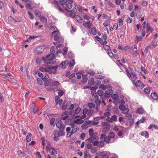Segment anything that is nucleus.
Instances as JSON below:
<instances>
[{
  "mask_svg": "<svg viewBox=\"0 0 158 158\" xmlns=\"http://www.w3.org/2000/svg\"><path fill=\"white\" fill-rule=\"evenodd\" d=\"M74 123H77V124H81L84 122V121L81 120V118H78L73 121Z\"/></svg>",
  "mask_w": 158,
  "mask_h": 158,
  "instance_id": "nucleus-12",
  "label": "nucleus"
},
{
  "mask_svg": "<svg viewBox=\"0 0 158 158\" xmlns=\"http://www.w3.org/2000/svg\"><path fill=\"white\" fill-rule=\"evenodd\" d=\"M152 128H154L155 130H158V127L157 125L153 124H151L148 129L149 130L151 129Z\"/></svg>",
  "mask_w": 158,
  "mask_h": 158,
  "instance_id": "nucleus-15",
  "label": "nucleus"
},
{
  "mask_svg": "<svg viewBox=\"0 0 158 158\" xmlns=\"http://www.w3.org/2000/svg\"><path fill=\"white\" fill-rule=\"evenodd\" d=\"M87 73L89 74L90 75H94L95 74V72L94 71H90L89 70H88L87 72Z\"/></svg>",
  "mask_w": 158,
  "mask_h": 158,
  "instance_id": "nucleus-52",
  "label": "nucleus"
},
{
  "mask_svg": "<svg viewBox=\"0 0 158 158\" xmlns=\"http://www.w3.org/2000/svg\"><path fill=\"white\" fill-rule=\"evenodd\" d=\"M140 135L142 136H144L145 138H148L149 137V134L147 131H143L140 133Z\"/></svg>",
  "mask_w": 158,
  "mask_h": 158,
  "instance_id": "nucleus-11",
  "label": "nucleus"
},
{
  "mask_svg": "<svg viewBox=\"0 0 158 158\" xmlns=\"http://www.w3.org/2000/svg\"><path fill=\"white\" fill-rule=\"evenodd\" d=\"M94 79L92 77L89 79L88 81V83L90 85H92L94 84Z\"/></svg>",
  "mask_w": 158,
  "mask_h": 158,
  "instance_id": "nucleus-20",
  "label": "nucleus"
},
{
  "mask_svg": "<svg viewBox=\"0 0 158 158\" xmlns=\"http://www.w3.org/2000/svg\"><path fill=\"white\" fill-rule=\"evenodd\" d=\"M58 95L56 96L55 97V101L56 105H59V106L61 105L62 104L63 100L62 99H60V97L62 96L64 94V92L63 90L58 89Z\"/></svg>",
  "mask_w": 158,
  "mask_h": 158,
  "instance_id": "nucleus-2",
  "label": "nucleus"
},
{
  "mask_svg": "<svg viewBox=\"0 0 158 158\" xmlns=\"http://www.w3.org/2000/svg\"><path fill=\"white\" fill-rule=\"evenodd\" d=\"M124 110L123 112V113L124 114H127L129 111V110L128 108H126L125 106H124Z\"/></svg>",
  "mask_w": 158,
  "mask_h": 158,
  "instance_id": "nucleus-42",
  "label": "nucleus"
},
{
  "mask_svg": "<svg viewBox=\"0 0 158 158\" xmlns=\"http://www.w3.org/2000/svg\"><path fill=\"white\" fill-rule=\"evenodd\" d=\"M146 27L147 28L146 29L147 32H148L149 31H150L152 33V29L150 27L148 23L147 24Z\"/></svg>",
  "mask_w": 158,
  "mask_h": 158,
  "instance_id": "nucleus-26",
  "label": "nucleus"
},
{
  "mask_svg": "<svg viewBox=\"0 0 158 158\" xmlns=\"http://www.w3.org/2000/svg\"><path fill=\"white\" fill-rule=\"evenodd\" d=\"M63 8L67 12H70L73 14L75 13V11L74 10H70L69 9H70L71 8H68L66 6H65V8Z\"/></svg>",
  "mask_w": 158,
  "mask_h": 158,
  "instance_id": "nucleus-19",
  "label": "nucleus"
},
{
  "mask_svg": "<svg viewBox=\"0 0 158 158\" xmlns=\"http://www.w3.org/2000/svg\"><path fill=\"white\" fill-rule=\"evenodd\" d=\"M54 40L55 41H58L59 39V35L58 33H56L54 36Z\"/></svg>",
  "mask_w": 158,
  "mask_h": 158,
  "instance_id": "nucleus-40",
  "label": "nucleus"
},
{
  "mask_svg": "<svg viewBox=\"0 0 158 158\" xmlns=\"http://www.w3.org/2000/svg\"><path fill=\"white\" fill-rule=\"evenodd\" d=\"M40 19L41 22H43L46 23L47 21V19L44 16H40Z\"/></svg>",
  "mask_w": 158,
  "mask_h": 158,
  "instance_id": "nucleus-28",
  "label": "nucleus"
},
{
  "mask_svg": "<svg viewBox=\"0 0 158 158\" xmlns=\"http://www.w3.org/2000/svg\"><path fill=\"white\" fill-rule=\"evenodd\" d=\"M46 142H47V143L48 145H46V149L49 152H50L51 151V149H56L55 148L52 147H51V144L50 143L48 140H46Z\"/></svg>",
  "mask_w": 158,
  "mask_h": 158,
  "instance_id": "nucleus-8",
  "label": "nucleus"
},
{
  "mask_svg": "<svg viewBox=\"0 0 158 158\" xmlns=\"http://www.w3.org/2000/svg\"><path fill=\"white\" fill-rule=\"evenodd\" d=\"M69 64L68 61L67 60H65V61L62 62L60 64L58 65L60 67L62 68L63 69H65L66 68V66Z\"/></svg>",
  "mask_w": 158,
  "mask_h": 158,
  "instance_id": "nucleus-7",
  "label": "nucleus"
},
{
  "mask_svg": "<svg viewBox=\"0 0 158 158\" xmlns=\"http://www.w3.org/2000/svg\"><path fill=\"white\" fill-rule=\"evenodd\" d=\"M130 48L129 46H126L124 47H123L121 48L122 50L126 51L128 50Z\"/></svg>",
  "mask_w": 158,
  "mask_h": 158,
  "instance_id": "nucleus-57",
  "label": "nucleus"
},
{
  "mask_svg": "<svg viewBox=\"0 0 158 158\" xmlns=\"http://www.w3.org/2000/svg\"><path fill=\"white\" fill-rule=\"evenodd\" d=\"M50 51L52 53H55V47L53 46L52 47L51 49H50Z\"/></svg>",
  "mask_w": 158,
  "mask_h": 158,
  "instance_id": "nucleus-63",
  "label": "nucleus"
},
{
  "mask_svg": "<svg viewBox=\"0 0 158 158\" xmlns=\"http://www.w3.org/2000/svg\"><path fill=\"white\" fill-rule=\"evenodd\" d=\"M95 77L96 78H98L100 79H104L105 77L101 75H99L96 76Z\"/></svg>",
  "mask_w": 158,
  "mask_h": 158,
  "instance_id": "nucleus-60",
  "label": "nucleus"
},
{
  "mask_svg": "<svg viewBox=\"0 0 158 158\" xmlns=\"http://www.w3.org/2000/svg\"><path fill=\"white\" fill-rule=\"evenodd\" d=\"M34 13L35 15L37 17H40L41 16V13L40 11L37 10H35L34 11Z\"/></svg>",
  "mask_w": 158,
  "mask_h": 158,
  "instance_id": "nucleus-29",
  "label": "nucleus"
},
{
  "mask_svg": "<svg viewBox=\"0 0 158 158\" xmlns=\"http://www.w3.org/2000/svg\"><path fill=\"white\" fill-rule=\"evenodd\" d=\"M111 97L113 99L116 100L118 98V96L117 94H113L111 95Z\"/></svg>",
  "mask_w": 158,
  "mask_h": 158,
  "instance_id": "nucleus-41",
  "label": "nucleus"
},
{
  "mask_svg": "<svg viewBox=\"0 0 158 158\" xmlns=\"http://www.w3.org/2000/svg\"><path fill=\"white\" fill-rule=\"evenodd\" d=\"M76 130H74L73 128L72 129V131L70 132H69L66 135V137L67 138H68L70 137L74 133H76L77 131V128H76Z\"/></svg>",
  "mask_w": 158,
  "mask_h": 158,
  "instance_id": "nucleus-9",
  "label": "nucleus"
},
{
  "mask_svg": "<svg viewBox=\"0 0 158 158\" xmlns=\"http://www.w3.org/2000/svg\"><path fill=\"white\" fill-rule=\"evenodd\" d=\"M39 69L41 71L43 72H48V70H49L48 69V68H45L44 67H40Z\"/></svg>",
  "mask_w": 158,
  "mask_h": 158,
  "instance_id": "nucleus-24",
  "label": "nucleus"
},
{
  "mask_svg": "<svg viewBox=\"0 0 158 158\" xmlns=\"http://www.w3.org/2000/svg\"><path fill=\"white\" fill-rule=\"evenodd\" d=\"M98 95L101 97V98H103V92L101 90H98L97 92Z\"/></svg>",
  "mask_w": 158,
  "mask_h": 158,
  "instance_id": "nucleus-22",
  "label": "nucleus"
},
{
  "mask_svg": "<svg viewBox=\"0 0 158 158\" xmlns=\"http://www.w3.org/2000/svg\"><path fill=\"white\" fill-rule=\"evenodd\" d=\"M68 48L67 47H65L63 48V52L62 53L64 55H65L66 54V53L68 51Z\"/></svg>",
  "mask_w": 158,
  "mask_h": 158,
  "instance_id": "nucleus-55",
  "label": "nucleus"
},
{
  "mask_svg": "<svg viewBox=\"0 0 158 158\" xmlns=\"http://www.w3.org/2000/svg\"><path fill=\"white\" fill-rule=\"evenodd\" d=\"M49 76L48 75L47 73H45L44 75V77L43 78H42V80H45L46 79H49Z\"/></svg>",
  "mask_w": 158,
  "mask_h": 158,
  "instance_id": "nucleus-61",
  "label": "nucleus"
},
{
  "mask_svg": "<svg viewBox=\"0 0 158 158\" xmlns=\"http://www.w3.org/2000/svg\"><path fill=\"white\" fill-rule=\"evenodd\" d=\"M113 112H114L117 114H119V111L118 108L114 106L113 109Z\"/></svg>",
  "mask_w": 158,
  "mask_h": 158,
  "instance_id": "nucleus-25",
  "label": "nucleus"
},
{
  "mask_svg": "<svg viewBox=\"0 0 158 158\" xmlns=\"http://www.w3.org/2000/svg\"><path fill=\"white\" fill-rule=\"evenodd\" d=\"M15 19H13L11 16H9L8 18V21H11V22H13L14 21Z\"/></svg>",
  "mask_w": 158,
  "mask_h": 158,
  "instance_id": "nucleus-64",
  "label": "nucleus"
},
{
  "mask_svg": "<svg viewBox=\"0 0 158 158\" xmlns=\"http://www.w3.org/2000/svg\"><path fill=\"white\" fill-rule=\"evenodd\" d=\"M59 67V65H56L54 66L51 67L50 68L54 70L52 71V73L54 74H56V69Z\"/></svg>",
  "mask_w": 158,
  "mask_h": 158,
  "instance_id": "nucleus-18",
  "label": "nucleus"
},
{
  "mask_svg": "<svg viewBox=\"0 0 158 158\" xmlns=\"http://www.w3.org/2000/svg\"><path fill=\"white\" fill-rule=\"evenodd\" d=\"M81 110V109L80 107H78L75 110V113L76 114H78Z\"/></svg>",
  "mask_w": 158,
  "mask_h": 158,
  "instance_id": "nucleus-32",
  "label": "nucleus"
},
{
  "mask_svg": "<svg viewBox=\"0 0 158 158\" xmlns=\"http://www.w3.org/2000/svg\"><path fill=\"white\" fill-rule=\"evenodd\" d=\"M109 130L110 127H104L102 129V131L103 133H105L107 131Z\"/></svg>",
  "mask_w": 158,
  "mask_h": 158,
  "instance_id": "nucleus-35",
  "label": "nucleus"
},
{
  "mask_svg": "<svg viewBox=\"0 0 158 158\" xmlns=\"http://www.w3.org/2000/svg\"><path fill=\"white\" fill-rule=\"evenodd\" d=\"M152 45H153L154 47L157 46V44L156 40H154L152 41Z\"/></svg>",
  "mask_w": 158,
  "mask_h": 158,
  "instance_id": "nucleus-56",
  "label": "nucleus"
},
{
  "mask_svg": "<svg viewBox=\"0 0 158 158\" xmlns=\"http://www.w3.org/2000/svg\"><path fill=\"white\" fill-rule=\"evenodd\" d=\"M89 134L90 136H92V137H93L94 135V130L93 129L91 128L89 129Z\"/></svg>",
  "mask_w": 158,
  "mask_h": 158,
  "instance_id": "nucleus-39",
  "label": "nucleus"
},
{
  "mask_svg": "<svg viewBox=\"0 0 158 158\" xmlns=\"http://www.w3.org/2000/svg\"><path fill=\"white\" fill-rule=\"evenodd\" d=\"M87 105L90 108H92L93 107L94 108L95 106V105L94 103H88Z\"/></svg>",
  "mask_w": 158,
  "mask_h": 158,
  "instance_id": "nucleus-48",
  "label": "nucleus"
},
{
  "mask_svg": "<svg viewBox=\"0 0 158 158\" xmlns=\"http://www.w3.org/2000/svg\"><path fill=\"white\" fill-rule=\"evenodd\" d=\"M75 64V61L74 60L72 59L71 60L69 64L70 67L73 66Z\"/></svg>",
  "mask_w": 158,
  "mask_h": 158,
  "instance_id": "nucleus-38",
  "label": "nucleus"
},
{
  "mask_svg": "<svg viewBox=\"0 0 158 158\" xmlns=\"http://www.w3.org/2000/svg\"><path fill=\"white\" fill-rule=\"evenodd\" d=\"M43 80L44 81V85L45 87H47L49 85L50 86V85L52 84V81L51 78Z\"/></svg>",
  "mask_w": 158,
  "mask_h": 158,
  "instance_id": "nucleus-6",
  "label": "nucleus"
},
{
  "mask_svg": "<svg viewBox=\"0 0 158 158\" xmlns=\"http://www.w3.org/2000/svg\"><path fill=\"white\" fill-rule=\"evenodd\" d=\"M92 143L94 146L98 147L99 142L98 141H95L94 142H92Z\"/></svg>",
  "mask_w": 158,
  "mask_h": 158,
  "instance_id": "nucleus-46",
  "label": "nucleus"
},
{
  "mask_svg": "<svg viewBox=\"0 0 158 158\" xmlns=\"http://www.w3.org/2000/svg\"><path fill=\"white\" fill-rule=\"evenodd\" d=\"M60 84V83L57 81H52V82L50 85V89L54 91H57L58 90V86Z\"/></svg>",
  "mask_w": 158,
  "mask_h": 158,
  "instance_id": "nucleus-4",
  "label": "nucleus"
},
{
  "mask_svg": "<svg viewBox=\"0 0 158 158\" xmlns=\"http://www.w3.org/2000/svg\"><path fill=\"white\" fill-rule=\"evenodd\" d=\"M41 139L42 141V145L43 146H44L46 143H45V142H46V140H45V138L44 137H43L41 138Z\"/></svg>",
  "mask_w": 158,
  "mask_h": 158,
  "instance_id": "nucleus-49",
  "label": "nucleus"
},
{
  "mask_svg": "<svg viewBox=\"0 0 158 158\" xmlns=\"http://www.w3.org/2000/svg\"><path fill=\"white\" fill-rule=\"evenodd\" d=\"M60 134L58 131H55L54 133V137H53L54 140L56 141H57L60 139V136H64V135H61L62 133H60Z\"/></svg>",
  "mask_w": 158,
  "mask_h": 158,
  "instance_id": "nucleus-5",
  "label": "nucleus"
},
{
  "mask_svg": "<svg viewBox=\"0 0 158 158\" xmlns=\"http://www.w3.org/2000/svg\"><path fill=\"white\" fill-rule=\"evenodd\" d=\"M105 94H108V95H110L112 94L113 93V92L112 90V89H108L105 91Z\"/></svg>",
  "mask_w": 158,
  "mask_h": 158,
  "instance_id": "nucleus-23",
  "label": "nucleus"
},
{
  "mask_svg": "<svg viewBox=\"0 0 158 158\" xmlns=\"http://www.w3.org/2000/svg\"><path fill=\"white\" fill-rule=\"evenodd\" d=\"M101 125L102 126H109L110 124L109 123L106 122H102L101 123Z\"/></svg>",
  "mask_w": 158,
  "mask_h": 158,
  "instance_id": "nucleus-37",
  "label": "nucleus"
},
{
  "mask_svg": "<svg viewBox=\"0 0 158 158\" xmlns=\"http://www.w3.org/2000/svg\"><path fill=\"white\" fill-rule=\"evenodd\" d=\"M31 134L29 133L28 134L26 138V140L27 142H30L31 140Z\"/></svg>",
  "mask_w": 158,
  "mask_h": 158,
  "instance_id": "nucleus-13",
  "label": "nucleus"
},
{
  "mask_svg": "<svg viewBox=\"0 0 158 158\" xmlns=\"http://www.w3.org/2000/svg\"><path fill=\"white\" fill-rule=\"evenodd\" d=\"M95 113V111L94 110H91L89 111L87 113V115L89 116H91L94 114Z\"/></svg>",
  "mask_w": 158,
  "mask_h": 158,
  "instance_id": "nucleus-31",
  "label": "nucleus"
},
{
  "mask_svg": "<svg viewBox=\"0 0 158 158\" xmlns=\"http://www.w3.org/2000/svg\"><path fill=\"white\" fill-rule=\"evenodd\" d=\"M37 83L40 85H41L43 84V82L41 79L39 78H38L37 79Z\"/></svg>",
  "mask_w": 158,
  "mask_h": 158,
  "instance_id": "nucleus-44",
  "label": "nucleus"
},
{
  "mask_svg": "<svg viewBox=\"0 0 158 158\" xmlns=\"http://www.w3.org/2000/svg\"><path fill=\"white\" fill-rule=\"evenodd\" d=\"M109 5V6H110L111 7H114V5L110 2V0H109L107 3Z\"/></svg>",
  "mask_w": 158,
  "mask_h": 158,
  "instance_id": "nucleus-62",
  "label": "nucleus"
},
{
  "mask_svg": "<svg viewBox=\"0 0 158 158\" xmlns=\"http://www.w3.org/2000/svg\"><path fill=\"white\" fill-rule=\"evenodd\" d=\"M110 140V138L109 136L106 137H105L104 139V141L107 143H109Z\"/></svg>",
  "mask_w": 158,
  "mask_h": 158,
  "instance_id": "nucleus-34",
  "label": "nucleus"
},
{
  "mask_svg": "<svg viewBox=\"0 0 158 158\" xmlns=\"http://www.w3.org/2000/svg\"><path fill=\"white\" fill-rule=\"evenodd\" d=\"M131 77L132 78H134V81H135V79L136 78V77L135 73H131Z\"/></svg>",
  "mask_w": 158,
  "mask_h": 158,
  "instance_id": "nucleus-58",
  "label": "nucleus"
},
{
  "mask_svg": "<svg viewBox=\"0 0 158 158\" xmlns=\"http://www.w3.org/2000/svg\"><path fill=\"white\" fill-rule=\"evenodd\" d=\"M75 19H76V21L78 22V23H82V19L79 15H77L75 17Z\"/></svg>",
  "mask_w": 158,
  "mask_h": 158,
  "instance_id": "nucleus-16",
  "label": "nucleus"
},
{
  "mask_svg": "<svg viewBox=\"0 0 158 158\" xmlns=\"http://www.w3.org/2000/svg\"><path fill=\"white\" fill-rule=\"evenodd\" d=\"M87 74H82V80L81 83H83L84 84L87 81Z\"/></svg>",
  "mask_w": 158,
  "mask_h": 158,
  "instance_id": "nucleus-10",
  "label": "nucleus"
},
{
  "mask_svg": "<svg viewBox=\"0 0 158 158\" xmlns=\"http://www.w3.org/2000/svg\"><path fill=\"white\" fill-rule=\"evenodd\" d=\"M151 96L152 98L154 100H156L158 99V96L155 92L152 93Z\"/></svg>",
  "mask_w": 158,
  "mask_h": 158,
  "instance_id": "nucleus-14",
  "label": "nucleus"
},
{
  "mask_svg": "<svg viewBox=\"0 0 158 158\" xmlns=\"http://www.w3.org/2000/svg\"><path fill=\"white\" fill-rule=\"evenodd\" d=\"M104 142L103 141H101L100 142H99L98 147H100L101 148H102L104 146Z\"/></svg>",
  "mask_w": 158,
  "mask_h": 158,
  "instance_id": "nucleus-59",
  "label": "nucleus"
},
{
  "mask_svg": "<svg viewBox=\"0 0 158 158\" xmlns=\"http://www.w3.org/2000/svg\"><path fill=\"white\" fill-rule=\"evenodd\" d=\"M99 88V89H102L103 90H105L106 89V87L102 84H101L100 85Z\"/></svg>",
  "mask_w": 158,
  "mask_h": 158,
  "instance_id": "nucleus-43",
  "label": "nucleus"
},
{
  "mask_svg": "<svg viewBox=\"0 0 158 158\" xmlns=\"http://www.w3.org/2000/svg\"><path fill=\"white\" fill-rule=\"evenodd\" d=\"M73 2V0H59L58 1L54 0L53 1V2L55 4V7L59 10L60 12L63 13H64V11L60 7V5L63 8H65V6H66L68 8H72Z\"/></svg>",
  "mask_w": 158,
  "mask_h": 158,
  "instance_id": "nucleus-1",
  "label": "nucleus"
},
{
  "mask_svg": "<svg viewBox=\"0 0 158 158\" xmlns=\"http://www.w3.org/2000/svg\"><path fill=\"white\" fill-rule=\"evenodd\" d=\"M144 110H143V108H139L137 110V112L139 114H142L144 113Z\"/></svg>",
  "mask_w": 158,
  "mask_h": 158,
  "instance_id": "nucleus-30",
  "label": "nucleus"
},
{
  "mask_svg": "<svg viewBox=\"0 0 158 158\" xmlns=\"http://www.w3.org/2000/svg\"><path fill=\"white\" fill-rule=\"evenodd\" d=\"M118 19L119 25V26L120 25L121 26H122L123 24V22L122 19L120 18H119Z\"/></svg>",
  "mask_w": 158,
  "mask_h": 158,
  "instance_id": "nucleus-51",
  "label": "nucleus"
},
{
  "mask_svg": "<svg viewBox=\"0 0 158 158\" xmlns=\"http://www.w3.org/2000/svg\"><path fill=\"white\" fill-rule=\"evenodd\" d=\"M144 92L147 94H149L150 92V90L149 88H145L144 89Z\"/></svg>",
  "mask_w": 158,
  "mask_h": 158,
  "instance_id": "nucleus-33",
  "label": "nucleus"
},
{
  "mask_svg": "<svg viewBox=\"0 0 158 158\" xmlns=\"http://www.w3.org/2000/svg\"><path fill=\"white\" fill-rule=\"evenodd\" d=\"M55 119V118L54 117H52L51 118L50 121L51 125H52L54 123Z\"/></svg>",
  "mask_w": 158,
  "mask_h": 158,
  "instance_id": "nucleus-54",
  "label": "nucleus"
},
{
  "mask_svg": "<svg viewBox=\"0 0 158 158\" xmlns=\"http://www.w3.org/2000/svg\"><path fill=\"white\" fill-rule=\"evenodd\" d=\"M68 56L69 58L70 59L73 58L74 57V55L72 52H69L68 53Z\"/></svg>",
  "mask_w": 158,
  "mask_h": 158,
  "instance_id": "nucleus-27",
  "label": "nucleus"
},
{
  "mask_svg": "<svg viewBox=\"0 0 158 158\" xmlns=\"http://www.w3.org/2000/svg\"><path fill=\"white\" fill-rule=\"evenodd\" d=\"M95 39L97 41L99 42V43L101 44H103V41L102 39L100 37H99L98 36H96L95 37Z\"/></svg>",
  "mask_w": 158,
  "mask_h": 158,
  "instance_id": "nucleus-17",
  "label": "nucleus"
},
{
  "mask_svg": "<svg viewBox=\"0 0 158 158\" xmlns=\"http://www.w3.org/2000/svg\"><path fill=\"white\" fill-rule=\"evenodd\" d=\"M27 13L29 15V16L31 19H33L34 18V16L33 14H32L30 11H28L27 12Z\"/></svg>",
  "mask_w": 158,
  "mask_h": 158,
  "instance_id": "nucleus-53",
  "label": "nucleus"
},
{
  "mask_svg": "<svg viewBox=\"0 0 158 158\" xmlns=\"http://www.w3.org/2000/svg\"><path fill=\"white\" fill-rule=\"evenodd\" d=\"M136 38L137 40L138 41L137 43L139 41H141L142 40V37L141 36H138V35H136Z\"/></svg>",
  "mask_w": 158,
  "mask_h": 158,
  "instance_id": "nucleus-45",
  "label": "nucleus"
},
{
  "mask_svg": "<svg viewBox=\"0 0 158 158\" xmlns=\"http://www.w3.org/2000/svg\"><path fill=\"white\" fill-rule=\"evenodd\" d=\"M91 33L94 35H95L97 34V31L96 28L95 27H93L91 28Z\"/></svg>",
  "mask_w": 158,
  "mask_h": 158,
  "instance_id": "nucleus-21",
  "label": "nucleus"
},
{
  "mask_svg": "<svg viewBox=\"0 0 158 158\" xmlns=\"http://www.w3.org/2000/svg\"><path fill=\"white\" fill-rule=\"evenodd\" d=\"M68 106V105H63L61 106V110H66Z\"/></svg>",
  "mask_w": 158,
  "mask_h": 158,
  "instance_id": "nucleus-50",
  "label": "nucleus"
},
{
  "mask_svg": "<svg viewBox=\"0 0 158 158\" xmlns=\"http://www.w3.org/2000/svg\"><path fill=\"white\" fill-rule=\"evenodd\" d=\"M97 152V148L96 147H94L91 148V152L92 153H94Z\"/></svg>",
  "mask_w": 158,
  "mask_h": 158,
  "instance_id": "nucleus-47",
  "label": "nucleus"
},
{
  "mask_svg": "<svg viewBox=\"0 0 158 158\" xmlns=\"http://www.w3.org/2000/svg\"><path fill=\"white\" fill-rule=\"evenodd\" d=\"M99 138L98 136H96L94 137H93L90 140V143H91L92 142H94L95 141H98V139Z\"/></svg>",
  "mask_w": 158,
  "mask_h": 158,
  "instance_id": "nucleus-36",
  "label": "nucleus"
},
{
  "mask_svg": "<svg viewBox=\"0 0 158 158\" xmlns=\"http://www.w3.org/2000/svg\"><path fill=\"white\" fill-rule=\"evenodd\" d=\"M56 127L57 128H59V132L62 133L61 135H64L65 133L64 132L65 125L63 124V122L61 120L58 121L56 124Z\"/></svg>",
  "mask_w": 158,
  "mask_h": 158,
  "instance_id": "nucleus-3",
  "label": "nucleus"
}]
</instances>
